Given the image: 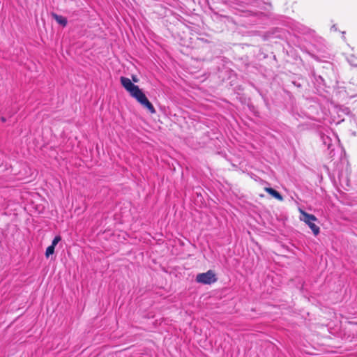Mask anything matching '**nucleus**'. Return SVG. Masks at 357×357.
<instances>
[{
  "instance_id": "1",
  "label": "nucleus",
  "mask_w": 357,
  "mask_h": 357,
  "mask_svg": "<svg viewBox=\"0 0 357 357\" xmlns=\"http://www.w3.org/2000/svg\"><path fill=\"white\" fill-rule=\"evenodd\" d=\"M217 280L218 278L212 270H208L206 273H199L196 277V281L204 284H211L215 282Z\"/></svg>"
},
{
  "instance_id": "11",
  "label": "nucleus",
  "mask_w": 357,
  "mask_h": 357,
  "mask_svg": "<svg viewBox=\"0 0 357 357\" xmlns=\"http://www.w3.org/2000/svg\"><path fill=\"white\" fill-rule=\"evenodd\" d=\"M293 84H294L296 86H297V87H298V88L301 87V84H299V83H297L296 82H293Z\"/></svg>"
},
{
  "instance_id": "13",
  "label": "nucleus",
  "mask_w": 357,
  "mask_h": 357,
  "mask_svg": "<svg viewBox=\"0 0 357 357\" xmlns=\"http://www.w3.org/2000/svg\"><path fill=\"white\" fill-rule=\"evenodd\" d=\"M132 79L135 82H137V79H136L135 77H132Z\"/></svg>"
},
{
  "instance_id": "9",
  "label": "nucleus",
  "mask_w": 357,
  "mask_h": 357,
  "mask_svg": "<svg viewBox=\"0 0 357 357\" xmlns=\"http://www.w3.org/2000/svg\"><path fill=\"white\" fill-rule=\"evenodd\" d=\"M55 248L53 245H50L47 248L45 251V257L48 258L50 255H53L54 252Z\"/></svg>"
},
{
  "instance_id": "4",
  "label": "nucleus",
  "mask_w": 357,
  "mask_h": 357,
  "mask_svg": "<svg viewBox=\"0 0 357 357\" xmlns=\"http://www.w3.org/2000/svg\"><path fill=\"white\" fill-rule=\"evenodd\" d=\"M132 97H133L134 98H135L137 100V101L139 102V103H142V102L145 101L146 98H147V97L146 96V95L144 94V93L139 89L138 88L132 95H131Z\"/></svg>"
},
{
  "instance_id": "10",
  "label": "nucleus",
  "mask_w": 357,
  "mask_h": 357,
  "mask_svg": "<svg viewBox=\"0 0 357 357\" xmlns=\"http://www.w3.org/2000/svg\"><path fill=\"white\" fill-rule=\"evenodd\" d=\"M61 240V237L60 236H56L53 241H52V244L50 245H53V247H56L58 243Z\"/></svg>"
},
{
  "instance_id": "7",
  "label": "nucleus",
  "mask_w": 357,
  "mask_h": 357,
  "mask_svg": "<svg viewBox=\"0 0 357 357\" xmlns=\"http://www.w3.org/2000/svg\"><path fill=\"white\" fill-rule=\"evenodd\" d=\"M141 105L146 108L151 114H155L156 112L153 105L149 100L148 98H146L145 101L142 102Z\"/></svg>"
},
{
  "instance_id": "5",
  "label": "nucleus",
  "mask_w": 357,
  "mask_h": 357,
  "mask_svg": "<svg viewBox=\"0 0 357 357\" xmlns=\"http://www.w3.org/2000/svg\"><path fill=\"white\" fill-rule=\"evenodd\" d=\"M52 17L59 24L61 25L63 27H65L68 24L67 18L62 15H59L55 13H52Z\"/></svg>"
},
{
  "instance_id": "12",
  "label": "nucleus",
  "mask_w": 357,
  "mask_h": 357,
  "mask_svg": "<svg viewBox=\"0 0 357 357\" xmlns=\"http://www.w3.org/2000/svg\"><path fill=\"white\" fill-rule=\"evenodd\" d=\"M1 122H3V123L6 122V117H4V116H1Z\"/></svg>"
},
{
  "instance_id": "8",
  "label": "nucleus",
  "mask_w": 357,
  "mask_h": 357,
  "mask_svg": "<svg viewBox=\"0 0 357 357\" xmlns=\"http://www.w3.org/2000/svg\"><path fill=\"white\" fill-rule=\"evenodd\" d=\"M321 138L324 146H326L328 149H330L332 146L331 139L329 137L325 135H322Z\"/></svg>"
},
{
  "instance_id": "3",
  "label": "nucleus",
  "mask_w": 357,
  "mask_h": 357,
  "mask_svg": "<svg viewBox=\"0 0 357 357\" xmlns=\"http://www.w3.org/2000/svg\"><path fill=\"white\" fill-rule=\"evenodd\" d=\"M121 84L128 91L130 96L139 88L137 85L134 84L131 80L126 77H121Z\"/></svg>"
},
{
  "instance_id": "2",
  "label": "nucleus",
  "mask_w": 357,
  "mask_h": 357,
  "mask_svg": "<svg viewBox=\"0 0 357 357\" xmlns=\"http://www.w3.org/2000/svg\"><path fill=\"white\" fill-rule=\"evenodd\" d=\"M301 214L303 216L302 220L309 226L315 236L318 235L320 232V229L317 225L312 222V221L317 220V218L314 215L309 214L303 211H301Z\"/></svg>"
},
{
  "instance_id": "6",
  "label": "nucleus",
  "mask_w": 357,
  "mask_h": 357,
  "mask_svg": "<svg viewBox=\"0 0 357 357\" xmlns=\"http://www.w3.org/2000/svg\"><path fill=\"white\" fill-rule=\"evenodd\" d=\"M265 191L267 192L273 197L277 199L278 200H280V201L283 200V197L276 190L268 187V188H265Z\"/></svg>"
},
{
  "instance_id": "14",
  "label": "nucleus",
  "mask_w": 357,
  "mask_h": 357,
  "mask_svg": "<svg viewBox=\"0 0 357 357\" xmlns=\"http://www.w3.org/2000/svg\"><path fill=\"white\" fill-rule=\"evenodd\" d=\"M3 165V162L0 160V167Z\"/></svg>"
}]
</instances>
